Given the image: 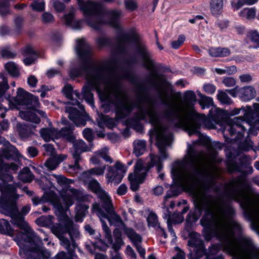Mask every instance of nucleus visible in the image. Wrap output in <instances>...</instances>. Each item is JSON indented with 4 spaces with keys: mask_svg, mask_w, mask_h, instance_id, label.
<instances>
[{
    "mask_svg": "<svg viewBox=\"0 0 259 259\" xmlns=\"http://www.w3.org/2000/svg\"><path fill=\"white\" fill-rule=\"evenodd\" d=\"M75 49L82 64L80 68L70 70V74L73 78L81 75L85 77L87 83L82 88L80 99L82 97L89 104L94 106L92 91L96 90L100 100L106 102L102 105L106 112L113 110L116 117L122 119L128 116L136 108L137 111L133 117L127 120V124L138 132L142 130L141 120H148L153 126L151 136L156 138L160 157L151 154L150 162L146 164L141 159L137 161L134 172L128 176L131 189L136 191L139 185L144 182L151 167L155 165L158 172L161 170V160L167 158L166 148L171 142L172 134L162 125L153 100L143 94L144 90L143 85H138L137 99L134 103L120 88L119 80L125 78L126 75L118 72L115 61H110L102 65L93 63L90 59L92 48L84 38L76 39Z\"/></svg>",
    "mask_w": 259,
    "mask_h": 259,
    "instance_id": "f257e3e1",
    "label": "nucleus"
},
{
    "mask_svg": "<svg viewBox=\"0 0 259 259\" xmlns=\"http://www.w3.org/2000/svg\"><path fill=\"white\" fill-rule=\"evenodd\" d=\"M204 158L202 153L187 151L182 160L174 163L171 174L177 185L188 189L202 177L200 187L192 190L195 207L199 213L194 219L198 220L203 211L200 224L204 227L205 239L215 238L220 242V245L209 248L206 259H223L222 255L218 254L221 248L235 259H258L259 248L255 247L249 237L242 234V227L234 219L236 211L233 206L207 193L215 185L221 170L214 165L203 170L198 163Z\"/></svg>",
    "mask_w": 259,
    "mask_h": 259,
    "instance_id": "f03ea898",
    "label": "nucleus"
},
{
    "mask_svg": "<svg viewBox=\"0 0 259 259\" xmlns=\"http://www.w3.org/2000/svg\"><path fill=\"white\" fill-rule=\"evenodd\" d=\"M132 42L135 44L136 51L141 57L145 67L150 71L147 78L148 83L158 92L162 103L168 106L162 113L163 117L175 126L182 128L187 131L190 136L199 133L198 130L205 116L204 114H199L194 108L196 101V96L194 92L188 90L185 92L183 100L185 109L183 111H179L175 107L170 106L163 98L161 92L162 87L166 84V78L164 75L153 71L154 64L151 59L152 55L148 50L145 43L140 40V36L134 28L117 37V52L124 55L126 52L128 44Z\"/></svg>",
    "mask_w": 259,
    "mask_h": 259,
    "instance_id": "7ed1b4c3",
    "label": "nucleus"
},
{
    "mask_svg": "<svg viewBox=\"0 0 259 259\" xmlns=\"http://www.w3.org/2000/svg\"><path fill=\"white\" fill-rule=\"evenodd\" d=\"M252 189L247 180L239 176L232 178L224 185L223 196L229 201L239 203L245 217L254 229L259 232V204L252 197Z\"/></svg>",
    "mask_w": 259,
    "mask_h": 259,
    "instance_id": "20e7f679",
    "label": "nucleus"
},
{
    "mask_svg": "<svg viewBox=\"0 0 259 259\" xmlns=\"http://www.w3.org/2000/svg\"><path fill=\"white\" fill-rule=\"evenodd\" d=\"M0 212L10 216L12 219V223L22 230L23 234L32 235L34 231L24 219V217L30 210V205L23 206L20 211L18 210L16 200L18 199L19 196L16 193V188L15 185H7L4 183L0 185Z\"/></svg>",
    "mask_w": 259,
    "mask_h": 259,
    "instance_id": "39448f33",
    "label": "nucleus"
},
{
    "mask_svg": "<svg viewBox=\"0 0 259 259\" xmlns=\"http://www.w3.org/2000/svg\"><path fill=\"white\" fill-rule=\"evenodd\" d=\"M80 10L83 12L85 20L88 24L94 29H99L104 23L103 17H107V24L116 30L121 29L119 24V19L122 16V12L119 10L105 11L103 6L99 3L91 1L85 2L77 0Z\"/></svg>",
    "mask_w": 259,
    "mask_h": 259,
    "instance_id": "423d86ee",
    "label": "nucleus"
},
{
    "mask_svg": "<svg viewBox=\"0 0 259 259\" xmlns=\"http://www.w3.org/2000/svg\"><path fill=\"white\" fill-rule=\"evenodd\" d=\"M19 246L20 255L25 259H48L51 253L42 246V240L34 232L32 235L19 233L15 239Z\"/></svg>",
    "mask_w": 259,
    "mask_h": 259,
    "instance_id": "0eeeda50",
    "label": "nucleus"
},
{
    "mask_svg": "<svg viewBox=\"0 0 259 259\" xmlns=\"http://www.w3.org/2000/svg\"><path fill=\"white\" fill-rule=\"evenodd\" d=\"M52 231L60 240L61 245L67 250L69 256L67 259H79L74 253L77 247L75 239L79 235L78 227L65 217L64 222L52 227Z\"/></svg>",
    "mask_w": 259,
    "mask_h": 259,
    "instance_id": "6e6552de",
    "label": "nucleus"
},
{
    "mask_svg": "<svg viewBox=\"0 0 259 259\" xmlns=\"http://www.w3.org/2000/svg\"><path fill=\"white\" fill-rule=\"evenodd\" d=\"M50 179L57 183L56 186L55 184H53V183L51 184L59 191L63 201V206L66 208V211L73 205L75 200H81L82 198V191L70 187V184L72 183L71 180L68 179L61 175L54 174L51 175Z\"/></svg>",
    "mask_w": 259,
    "mask_h": 259,
    "instance_id": "1a4fd4ad",
    "label": "nucleus"
},
{
    "mask_svg": "<svg viewBox=\"0 0 259 259\" xmlns=\"http://www.w3.org/2000/svg\"><path fill=\"white\" fill-rule=\"evenodd\" d=\"M241 121L242 123H240V121L238 118L231 121L230 124L225 127L224 135L227 141L231 143H236L239 149L248 151L252 149L253 142L249 138L242 142L245 131V124H247V122Z\"/></svg>",
    "mask_w": 259,
    "mask_h": 259,
    "instance_id": "9d476101",
    "label": "nucleus"
},
{
    "mask_svg": "<svg viewBox=\"0 0 259 259\" xmlns=\"http://www.w3.org/2000/svg\"><path fill=\"white\" fill-rule=\"evenodd\" d=\"M63 92L65 96L72 101V105H76L80 110H78L75 107L67 106L66 107V112L68 113L69 118L72 120L77 126H84L87 123V121L89 117L84 112V108L80 104L77 100H73L74 96L78 99H80V94L76 91H73L72 87L70 84H67L63 89Z\"/></svg>",
    "mask_w": 259,
    "mask_h": 259,
    "instance_id": "9b49d317",
    "label": "nucleus"
},
{
    "mask_svg": "<svg viewBox=\"0 0 259 259\" xmlns=\"http://www.w3.org/2000/svg\"><path fill=\"white\" fill-rule=\"evenodd\" d=\"M93 210L97 213L102 223V229L105 233V237L107 239L110 244L112 243V237L111 232L109 228L107 226L104 219H106L110 223L116 226H120L123 225V221L121 217L117 214L112 209V212L107 213L104 212L100 207L98 203H95L93 205Z\"/></svg>",
    "mask_w": 259,
    "mask_h": 259,
    "instance_id": "f8f14e48",
    "label": "nucleus"
},
{
    "mask_svg": "<svg viewBox=\"0 0 259 259\" xmlns=\"http://www.w3.org/2000/svg\"><path fill=\"white\" fill-rule=\"evenodd\" d=\"M240 111H242L243 113V116L238 117L239 118L240 121H243L247 122V124H245L249 127V133H251V125L254 124V125L259 128V126H257L256 121H259V110H256L254 112H252V109L250 107H247V109H245L244 107L240 108H235L232 110L230 111L231 115H235L240 113ZM237 117H235L233 119L228 120V123L225 127L227 126L229 124L230 122ZM240 123H242L241 121Z\"/></svg>",
    "mask_w": 259,
    "mask_h": 259,
    "instance_id": "ddd939ff",
    "label": "nucleus"
},
{
    "mask_svg": "<svg viewBox=\"0 0 259 259\" xmlns=\"http://www.w3.org/2000/svg\"><path fill=\"white\" fill-rule=\"evenodd\" d=\"M32 201L34 205L46 201L51 202L56 209L57 214L63 215L66 212V208L64 207L57 195L53 192L46 193L41 198L35 196L32 198Z\"/></svg>",
    "mask_w": 259,
    "mask_h": 259,
    "instance_id": "4468645a",
    "label": "nucleus"
},
{
    "mask_svg": "<svg viewBox=\"0 0 259 259\" xmlns=\"http://www.w3.org/2000/svg\"><path fill=\"white\" fill-rule=\"evenodd\" d=\"M126 171V166L119 161H117L114 166H109L106 177L108 183L119 184L122 180Z\"/></svg>",
    "mask_w": 259,
    "mask_h": 259,
    "instance_id": "2eb2a0df",
    "label": "nucleus"
},
{
    "mask_svg": "<svg viewBox=\"0 0 259 259\" xmlns=\"http://www.w3.org/2000/svg\"><path fill=\"white\" fill-rule=\"evenodd\" d=\"M5 98L9 102H14L18 105H27L31 103V95L20 88L18 89L16 97H13L9 95L5 96Z\"/></svg>",
    "mask_w": 259,
    "mask_h": 259,
    "instance_id": "dca6fc26",
    "label": "nucleus"
},
{
    "mask_svg": "<svg viewBox=\"0 0 259 259\" xmlns=\"http://www.w3.org/2000/svg\"><path fill=\"white\" fill-rule=\"evenodd\" d=\"M73 152L72 156L74 159V164L71 166L74 170L79 168V162L80 160V155L82 152L87 151L88 147L83 140L73 141Z\"/></svg>",
    "mask_w": 259,
    "mask_h": 259,
    "instance_id": "f3484780",
    "label": "nucleus"
},
{
    "mask_svg": "<svg viewBox=\"0 0 259 259\" xmlns=\"http://www.w3.org/2000/svg\"><path fill=\"white\" fill-rule=\"evenodd\" d=\"M124 231L128 238L132 241L134 245L135 246L137 250L139 252L140 256L142 257H145V250L140 245L142 241L141 236L138 234L133 229L125 228Z\"/></svg>",
    "mask_w": 259,
    "mask_h": 259,
    "instance_id": "a211bd4d",
    "label": "nucleus"
},
{
    "mask_svg": "<svg viewBox=\"0 0 259 259\" xmlns=\"http://www.w3.org/2000/svg\"><path fill=\"white\" fill-rule=\"evenodd\" d=\"M238 96L243 101H249L254 98L256 91L251 86H246L238 90Z\"/></svg>",
    "mask_w": 259,
    "mask_h": 259,
    "instance_id": "6ab92c4d",
    "label": "nucleus"
},
{
    "mask_svg": "<svg viewBox=\"0 0 259 259\" xmlns=\"http://www.w3.org/2000/svg\"><path fill=\"white\" fill-rule=\"evenodd\" d=\"M97 196L100 199L101 206L105 209L106 212L111 213L112 212L113 206L111 198L108 195L107 193L104 190Z\"/></svg>",
    "mask_w": 259,
    "mask_h": 259,
    "instance_id": "aec40b11",
    "label": "nucleus"
},
{
    "mask_svg": "<svg viewBox=\"0 0 259 259\" xmlns=\"http://www.w3.org/2000/svg\"><path fill=\"white\" fill-rule=\"evenodd\" d=\"M19 233H24L22 232H18L12 229L9 223L5 219H0V233L7 234L11 236L14 237V240L17 238Z\"/></svg>",
    "mask_w": 259,
    "mask_h": 259,
    "instance_id": "412c9836",
    "label": "nucleus"
},
{
    "mask_svg": "<svg viewBox=\"0 0 259 259\" xmlns=\"http://www.w3.org/2000/svg\"><path fill=\"white\" fill-rule=\"evenodd\" d=\"M66 158V156L60 154L49 158L45 163L44 165L50 170L55 169Z\"/></svg>",
    "mask_w": 259,
    "mask_h": 259,
    "instance_id": "4be33fe9",
    "label": "nucleus"
},
{
    "mask_svg": "<svg viewBox=\"0 0 259 259\" xmlns=\"http://www.w3.org/2000/svg\"><path fill=\"white\" fill-rule=\"evenodd\" d=\"M64 21L67 25L74 30H80L82 27L83 21L75 20L72 13L65 15L64 17Z\"/></svg>",
    "mask_w": 259,
    "mask_h": 259,
    "instance_id": "5701e85b",
    "label": "nucleus"
},
{
    "mask_svg": "<svg viewBox=\"0 0 259 259\" xmlns=\"http://www.w3.org/2000/svg\"><path fill=\"white\" fill-rule=\"evenodd\" d=\"M73 130L74 126L72 124L62 128L60 131H57L58 139L63 138L69 142H73L75 139Z\"/></svg>",
    "mask_w": 259,
    "mask_h": 259,
    "instance_id": "b1692460",
    "label": "nucleus"
},
{
    "mask_svg": "<svg viewBox=\"0 0 259 259\" xmlns=\"http://www.w3.org/2000/svg\"><path fill=\"white\" fill-rule=\"evenodd\" d=\"M17 131L21 138L24 139L30 137L32 134V129L35 126H31L25 124L18 123L16 126Z\"/></svg>",
    "mask_w": 259,
    "mask_h": 259,
    "instance_id": "393cba45",
    "label": "nucleus"
},
{
    "mask_svg": "<svg viewBox=\"0 0 259 259\" xmlns=\"http://www.w3.org/2000/svg\"><path fill=\"white\" fill-rule=\"evenodd\" d=\"M106 168V165H103L101 166H98L94 168H92L87 171L82 172L81 177L83 181H87L86 179H90V177L93 175L95 176H102L103 175L105 169Z\"/></svg>",
    "mask_w": 259,
    "mask_h": 259,
    "instance_id": "a878e982",
    "label": "nucleus"
},
{
    "mask_svg": "<svg viewBox=\"0 0 259 259\" xmlns=\"http://www.w3.org/2000/svg\"><path fill=\"white\" fill-rule=\"evenodd\" d=\"M40 134L42 139L46 141L54 140L58 139L57 130L54 128H45L40 131Z\"/></svg>",
    "mask_w": 259,
    "mask_h": 259,
    "instance_id": "bb28decb",
    "label": "nucleus"
},
{
    "mask_svg": "<svg viewBox=\"0 0 259 259\" xmlns=\"http://www.w3.org/2000/svg\"><path fill=\"white\" fill-rule=\"evenodd\" d=\"M19 114L22 119L26 121L35 123H38L40 121L39 118L36 114L31 110L21 111Z\"/></svg>",
    "mask_w": 259,
    "mask_h": 259,
    "instance_id": "cd10ccee",
    "label": "nucleus"
},
{
    "mask_svg": "<svg viewBox=\"0 0 259 259\" xmlns=\"http://www.w3.org/2000/svg\"><path fill=\"white\" fill-rule=\"evenodd\" d=\"M223 5V0H210V9L212 15L220 14L222 12Z\"/></svg>",
    "mask_w": 259,
    "mask_h": 259,
    "instance_id": "c85d7f7f",
    "label": "nucleus"
},
{
    "mask_svg": "<svg viewBox=\"0 0 259 259\" xmlns=\"http://www.w3.org/2000/svg\"><path fill=\"white\" fill-rule=\"evenodd\" d=\"M87 181H84L86 183L88 182V186L94 193L98 195L99 193H101L104 190L101 188L100 183L95 179H86Z\"/></svg>",
    "mask_w": 259,
    "mask_h": 259,
    "instance_id": "c756f323",
    "label": "nucleus"
},
{
    "mask_svg": "<svg viewBox=\"0 0 259 259\" xmlns=\"http://www.w3.org/2000/svg\"><path fill=\"white\" fill-rule=\"evenodd\" d=\"M146 143L143 140H136L134 142V152L138 157L142 155L145 151Z\"/></svg>",
    "mask_w": 259,
    "mask_h": 259,
    "instance_id": "7c9ffc66",
    "label": "nucleus"
},
{
    "mask_svg": "<svg viewBox=\"0 0 259 259\" xmlns=\"http://www.w3.org/2000/svg\"><path fill=\"white\" fill-rule=\"evenodd\" d=\"M18 178L24 182H30L33 180V175L30 169L25 167L19 172Z\"/></svg>",
    "mask_w": 259,
    "mask_h": 259,
    "instance_id": "2f4dec72",
    "label": "nucleus"
},
{
    "mask_svg": "<svg viewBox=\"0 0 259 259\" xmlns=\"http://www.w3.org/2000/svg\"><path fill=\"white\" fill-rule=\"evenodd\" d=\"M6 171V164H4L3 161L0 160V178L3 180V183L0 184V185L6 183L9 185L6 181L12 182L13 181V177L9 175L5 174L4 172Z\"/></svg>",
    "mask_w": 259,
    "mask_h": 259,
    "instance_id": "473e14b6",
    "label": "nucleus"
},
{
    "mask_svg": "<svg viewBox=\"0 0 259 259\" xmlns=\"http://www.w3.org/2000/svg\"><path fill=\"white\" fill-rule=\"evenodd\" d=\"M256 15V9L255 8H246L241 10L239 15L243 18L247 19H253Z\"/></svg>",
    "mask_w": 259,
    "mask_h": 259,
    "instance_id": "72a5a7b5",
    "label": "nucleus"
},
{
    "mask_svg": "<svg viewBox=\"0 0 259 259\" xmlns=\"http://www.w3.org/2000/svg\"><path fill=\"white\" fill-rule=\"evenodd\" d=\"M5 69L12 76L17 77L19 75L18 66L13 62H9L5 64Z\"/></svg>",
    "mask_w": 259,
    "mask_h": 259,
    "instance_id": "f704fd0d",
    "label": "nucleus"
},
{
    "mask_svg": "<svg viewBox=\"0 0 259 259\" xmlns=\"http://www.w3.org/2000/svg\"><path fill=\"white\" fill-rule=\"evenodd\" d=\"M258 0H233L232 3V7L237 10L244 5H252L255 4Z\"/></svg>",
    "mask_w": 259,
    "mask_h": 259,
    "instance_id": "c9c22d12",
    "label": "nucleus"
},
{
    "mask_svg": "<svg viewBox=\"0 0 259 259\" xmlns=\"http://www.w3.org/2000/svg\"><path fill=\"white\" fill-rule=\"evenodd\" d=\"M114 233L115 236V240L114 242H112V244H110L108 240L107 239L108 243L110 245H112V248L114 249L115 252H117V251L120 249L121 246L123 245L124 243L121 238V235L120 233Z\"/></svg>",
    "mask_w": 259,
    "mask_h": 259,
    "instance_id": "e433bc0d",
    "label": "nucleus"
},
{
    "mask_svg": "<svg viewBox=\"0 0 259 259\" xmlns=\"http://www.w3.org/2000/svg\"><path fill=\"white\" fill-rule=\"evenodd\" d=\"M147 221L149 227H153L156 229L160 228L157 215L155 213L151 212L147 218Z\"/></svg>",
    "mask_w": 259,
    "mask_h": 259,
    "instance_id": "4c0bfd02",
    "label": "nucleus"
},
{
    "mask_svg": "<svg viewBox=\"0 0 259 259\" xmlns=\"http://www.w3.org/2000/svg\"><path fill=\"white\" fill-rule=\"evenodd\" d=\"M217 99L222 104L230 105L232 103V99L229 97L226 92L219 90Z\"/></svg>",
    "mask_w": 259,
    "mask_h": 259,
    "instance_id": "58836bf2",
    "label": "nucleus"
},
{
    "mask_svg": "<svg viewBox=\"0 0 259 259\" xmlns=\"http://www.w3.org/2000/svg\"><path fill=\"white\" fill-rule=\"evenodd\" d=\"M18 150L15 147L10 144L5 149L3 153V156L8 159L14 156H18Z\"/></svg>",
    "mask_w": 259,
    "mask_h": 259,
    "instance_id": "ea45409f",
    "label": "nucleus"
},
{
    "mask_svg": "<svg viewBox=\"0 0 259 259\" xmlns=\"http://www.w3.org/2000/svg\"><path fill=\"white\" fill-rule=\"evenodd\" d=\"M199 103L202 109L208 108L213 105V99L206 96H203L199 99Z\"/></svg>",
    "mask_w": 259,
    "mask_h": 259,
    "instance_id": "a19ab883",
    "label": "nucleus"
},
{
    "mask_svg": "<svg viewBox=\"0 0 259 259\" xmlns=\"http://www.w3.org/2000/svg\"><path fill=\"white\" fill-rule=\"evenodd\" d=\"M170 212L168 210V208H166L163 217L164 219L167 220V228L169 232L170 233L171 235L172 236H176L174 230L171 226V223H172L170 221Z\"/></svg>",
    "mask_w": 259,
    "mask_h": 259,
    "instance_id": "79ce46f5",
    "label": "nucleus"
},
{
    "mask_svg": "<svg viewBox=\"0 0 259 259\" xmlns=\"http://www.w3.org/2000/svg\"><path fill=\"white\" fill-rule=\"evenodd\" d=\"M108 149L107 147H105L100 150H99L97 152V154L99 157H101L106 162H108L111 163L112 162V160L111 157L108 155Z\"/></svg>",
    "mask_w": 259,
    "mask_h": 259,
    "instance_id": "37998d69",
    "label": "nucleus"
},
{
    "mask_svg": "<svg viewBox=\"0 0 259 259\" xmlns=\"http://www.w3.org/2000/svg\"><path fill=\"white\" fill-rule=\"evenodd\" d=\"M32 9L36 11H42L45 9V3L44 0L34 1L31 5Z\"/></svg>",
    "mask_w": 259,
    "mask_h": 259,
    "instance_id": "c03bdc74",
    "label": "nucleus"
},
{
    "mask_svg": "<svg viewBox=\"0 0 259 259\" xmlns=\"http://www.w3.org/2000/svg\"><path fill=\"white\" fill-rule=\"evenodd\" d=\"M9 1L4 0L0 3V15L2 16H6L9 14Z\"/></svg>",
    "mask_w": 259,
    "mask_h": 259,
    "instance_id": "a18cd8bd",
    "label": "nucleus"
},
{
    "mask_svg": "<svg viewBox=\"0 0 259 259\" xmlns=\"http://www.w3.org/2000/svg\"><path fill=\"white\" fill-rule=\"evenodd\" d=\"M1 54L3 57L7 58H13L16 55V53L12 51L10 48H3L2 50Z\"/></svg>",
    "mask_w": 259,
    "mask_h": 259,
    "instance_id": "49530a36",
    "label": "nucleus"
},
{
    "mask_svg": "<svg viewBox=\"0 0 259 259\" xmlns=\"http://www.w3.org/2000/svg\"><path fill=\"white\" fill-rule=\"evenodd\" d=\"M203 89L206 94L213 95L215 93L217 88L215 85L207 83L203 84Z\"/></svg>",
    "mask_w": 259,
    "mask_h": 259,
    "instance_id": "de8ad7c7",
    "label": "nucleus"
},
{
    "mask_svg": "<svg viewBox=\"0 0 259 259\" xmlns=\"http://www.w3.org/2000/svg\"><path fill=\"white\" fill-rule=\"evenodd\" d=\"M124 5L126 9L129 11H133L138 8L137 3L136 0H125Z\"/></svg>",
    "mask_w": 259,
    "mask_h": 259,
    "instance_id": "09e8293b",
    "label": "nucleus"
},
{
    "mask_svg": "<svg viewBox=\"0 0 259 259\" xmlns=\"http://www.w3.org/2000/svg\"><path fill=\"white\" fill-rule=\"evenodd\" d=\"M239 79L242 83H249L252 81L253 77L250 73H242L239 76Z\"/></svg>",
    "mask_w": 259,
    "mask_h": 259,
    "instance_id": "8fccbe9b",
    "label": "nucleus"
},
{
    "mask_svg": "<svg viewBox=\"0 0 259 259\" xmlns=\"http://www.w3.org/2000/svg\"><path fill=\"white\" fill-rule=\"evenodd\" d=\"M249 37L250 40L254 42L256 45L254 47H257L259 46V33L256 30L252 31L249 32Z\"/></svg>",
    "mask_w": 259,
    "mask_h": 259,
    "instance_id": "3c124183",
    "label": "nucleus"
},
{
    "mask_svg": "<svg viewBox=\"0 0 259 259\" xmlns=\"http://www.w3.org/2000/svg\"><path fill=\"white\" fill-rule=\"evenodd\" d=\"M102 120L109 128H112L116 125L115 120L108 116H103Z\"/></svg>",
    "mask_w": 259,
    "mask_h": 259,
    "instance_id": "603ef678",
    "label": "nucleus"
},
{
    "mask_svg": "<svg viewBox=\"0 0 259 259\" xmlns=\"http://www.w3.org/2000/svg\"><path fill=\"white\" fill-rule=\"evenodd\" d=\"M185 37L184 35H179L178 40L171 42V47L175 49H178L184 42Z\"/></svg>",
    "mask_w": 259,
    "mask_h": 259,
    "instance_id": "864d4df0",
    "label": "nucleus"
},
{
    "mask_svg": "<svg viewBox=\"0 0 259 259\" xmlns=\"http://www.w3.org/2000/svg\"><path fill=\"white\" fill-rule=\"evenodd\" d=\"M223 83L227 87H233L236 83V79L232 77H226L223 80Z\"/></svg>",
    "mask_w": 259,
    "mask_h": 259,
    "instance_id": "5fc2aeb1",
    "label": "nucleus"
},
{
    "mask_svg": "<svg viewBox=\"0 0 259 259\" xmlns=\"http://www.w3.org/2000/svg\"><path fill=\"white\" fill-rule=\"evenodd\" d=\"M42 20L44 23H51L54 21L53 15L48 12H45L42 15Z\"/></svg>",
    "mask_w": 259,
    "mask_h": 259,
    "instance_id": "6e6d98bb",
    "label": "nucleus"
},
{
    "mask_svg": "<svg viewBox=\"0 0 259 259\" xmlns=\"http://www.w3.org/2000/svg\"><path fill=\"white\" fill-rule=\"evenodd\" d=\"M84 138L89 142H92L93 140V131L90 128H85L82 132Z\"/></svg>",
    "mask_w": 259,
    "mask_h": 259,
    "instance_id": "4d7b16f0",
    "label": "nucleus"
},
{
    "mask_svg": "<svg viewBox=\"0 0 259 259\" xmlns=\"http://www.w3.org/2000/svg\"><path fill=\"white\" fill-rule=\"evenodd\" d=\"M170 221L172 223L178 224L182 222L184 220V217L182 214L175 213L170 217Z\"/></svg>",
    "mask_w": 259,
    "mask_h": 259,
    "instance_id": "13d9d810",
    "label": "nucleus"
},
{
    "mask_svg": "<svg viewBox=\"0 0 259 259\" xmlns=\"http://www.w3.org/2000/svg\"><path fill=\"white\" fill-rule=\"evenodd\" d=\"M97 42L99 46L103 47L109 45L110 43V40L107 37H100L97 39Z\"/></svg>",
    "mask_w": 259,
    "mask_h": 259,
    "instance_id": "bf43d9fd",
    "label": "nucleus"
},
{
    "mask_svg": "<svg viewBox=\"0 0 259 259\" xmlns=\"http://www.w3.org/2000/svg\"><path fill=\"white\" fill-rule=\"evenodd\" d=\"M22 53L24 56L36 55L35 51L30 46H27L22 50Z\"/></svg>",
    "mask_w": 259,
    "mask_h": 259,
    "instance_id": "052dcab7",
    "label": "nucleus"
},
{
    "mask_svg": "<svg viewBox=\"0 0 259 259\" xmlns=\"http://www.w3.org/2000/svg\"><path fill=\"white\" fill-rule=\"evenodd\" d=\"M219 57H227L231 54V51L228 48L219 47Z\"/></svg>",
    "mask_w": 259,
    "mask_h": 259,
    "instance_id": "680f3d73",
    "label": "nucleus"
},
{
    "mask_svg": "<svg viewBox=\"0 0 259 259\" xmlns=\"http://www.w3.org/2000/svg\"><path fill=\"white\" fill-rule=\"evenodd\" d=\"M53 6L55 9L59 12H63L65 8V6L63 3L58 1L54 2Z\"/></svg>",
    "mask_w": 259,
    "mask_h": 259,
    "instance_id": "e2e57ef3",
    "label": "nucleus"
},
{
    "mask_svg": "<svg viewBox=\"0 0 259 259\" xmlns=\"http://www.w3.org/2000/svg\"><path fill=\"white\" fill-rule=\"evenodd\" d=\"M227 167L229 171L231 172L237 170L238 169V166L236 162L233 161H228Z\"/></svg>",
    "mask_w": 259,
    "mask_h": 259,
    "instance_id": "0e129e2a",
    "label": "nucleus"
},
{
    "mask_svg": "<svg viewBox=\"0 0 259 259\" xmlns=\"http://www.w3.org/2000/svg\"><path fill=\"white\" fill-rule=\"evenodd\" d=\"M126 254L131 259H136L137 255L133 249L130 246L127 245L126 248Z\"/></svg>",
    "mask_w": 259,
    "mask_h": 259,
    "instance_id": "69168bd1",
    "label": "nucleus"
},
{
    "mask_svg": "<svg viewBox=\"0 0 259 259\" xmlns=\"http://www.w3.org/2000/svg\"><path fill=\"white\" fill-rule=\"evenodd\" d=\"M27 151L29 155L31 157H35L38 154V150L33 146H30L27 148Z\"/></svg>",
    "mask_w": 259,
    "mask_h": 259,
    "instance_id": "338daca9",
    "label": "nucleus"
},
{
    "mask_svg": "<svg viewBox=\"0 0 259 259\" xmlns=\"http://www.w3.org/2000/svg\"><path fill=\"white\" fill-rule=\"evenodd\" d=\"M60 73V70L59 69L51 68L47 71L46 75L48 77L52 78Z\"/></svg>",
    "mask_w": 259,
    "mask_h": 259,
    "instance_id": "774afa93",
    "label": "nucleus"
}]
</instances>
